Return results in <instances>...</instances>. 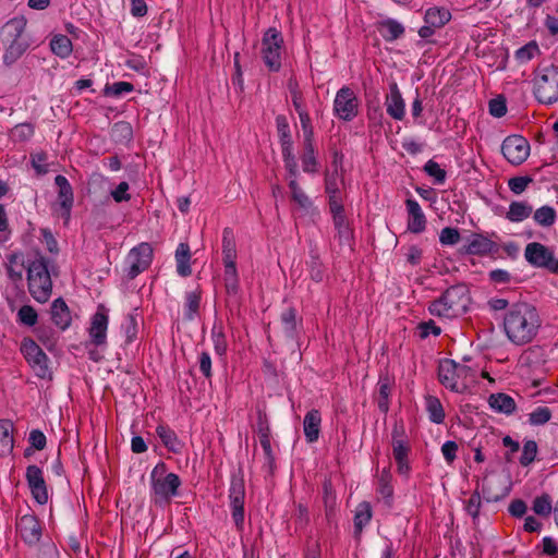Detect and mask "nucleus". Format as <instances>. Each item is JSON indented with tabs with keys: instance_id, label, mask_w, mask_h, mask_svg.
Here are the masks:
<instances>
[{
	"instance_id": "1",
	"label": "nucleus",
	"mask_w": 558,
	"mask_h": 558,
	"mask_svg": "<svg viewBox=\"0 0 558 558\" xmlns=\"http://www.w3.org/2000/svg\"><path fill=\"white\" fill-rule=\"evenodd\" d=\"M541 327L536 308L527 303L514 304L504 317V330L508 339L523 345L531 342Z\"/></svg>"
},
{
	"instance_id": "2",
	"label": "nucleus",
	"mask_w": 558,
	"mask_h": 558,
	"mask_svg": "<svg viewBox=\"0 0 558 558\" xmlns=\"http://www.w3.org/2000/svg\"><path fill=\"white\" fill-rule=\"evenodd\" d=\"M470 295L465 286L458 284L448 288L439 299L429 304L433 316L452 319L463 315L469 307Z\"/></svg>"
},
{
	"instance_id": "3",
	"label": "nucleus",
	"mask_w": 558,
	"mask_h": 558,
	"mask_svg": "<svg viewBox=\"0 0 558 558\" xmlns=\"http://www.w3.org/2000/svg\"><path fill=\"white\" fill-rule=\"evenodd\" d=\"M28 290L32 296L45 303L51 295L52 281L48 271L47 262L43 256H38L27 266Z\"/></svg>"
},
{
	"instance_id": "4",
	"label": "nucleus",
	"mask_w": 558,
	"mask_h": 558,
	"mask_svg": "<svg viewBox=\"0 0 558 558\" xmlns=\"http://www.w3.org/2000/svg\"><path fill=\"white\" fill-rule=\"evenodd\" d=\"M153 499L155 504H168L177 495L181 480L174 473H167L165 463H158L150 474Z\"/></svg>"
},
{
	"instance_id": "5",
	"label": "nucleus",
	"mask_w": 558,
	"mask_h": 558,
	"mask_svg": "<svg viewBox=\"0 0 558 558\" xmlns=\"http://www.w3.org/2000/svg\"><path fill=\"white\" fill-rule=\"evenodd\" d=\"M438 377L446 388L456 392H463L468 387V379L474 377V372L465 364L446 359L439 363Z\"/></svg>"
},
{
	"instance_id": "6",
	"label": "nucleus",
	"mask_w": 558,
	"mask_h": 558,
	"mask_svg": "<svg viewBox=\"0 0 558 558\" xmlns=\"http://www.w3.org/2000/svg\"><path fill=\"white\" fill-rule=\"evenodd\" d=\"M534 95L545 105L558 100V66L544 68L534 78Z\"/></svg>"
},
{
	"instance_id": "7",
	"label": "nucleus",
	"mask_w": 558,
	"mask_h": 558,
	"mask_svg": "<svg viewBox=\"0 0 558 558\" xmlns=\"http://www.w3.org/2000/svg\"><path fill=\"white\" fill-rule=\"evenodd\" d=\"M21 352L37 377L41 379L52 378L49 359L33 339H23L21 342Z\"/></svg>"
},
{
	"instance_id": "8",
	"label": "nucleus",
	"mask_w": 558,
	"mask_h": 558,
	"mask_svg": "<svg viewBox=\"0 0 558 558\" xmlns=\"http://www.w3.org/2000/svg\"><path fill=\"white\" fill-rule=\"evenodd\" d=\"M283 39L276 28H269L262 39V58L270 71H278L281 66V50Z\"/></svg>"
},
{
	"instance_id": "9",
	"label": "nucleus",
	"mask_w": 558,
	"mask_h": 558,
	"mask_svg": "<svg viewBox=\"0 0 558 558\" xmlns=\"http://www.w3.org/2000/svg\"><path fill=\"white\" fill-rule=\"evenodd\" d=\"M524 258L536 268H545L553 274H558V258L554 252L538 242H531L525 246Z\"/></svg>"
},
{
	"instance_id": "10",
	"label": "nucleus",
	"mask_w": 558,
	"mask_h": 558,
	"mask_svg": "<svg viewBox=\"0 0 558 558\" xmlns=\"http://www.w3.org/2000/svg\"><path fill=\"white\" fill-rule=\"evenodd\" d=\"M333 112L343 121L353 120L359 112V100L355 93L348 86L340 88L333 100Z\"/></svg>"
},
{
	"instance_id": "11",
	"label": "nucleus",
	"mask_w": 558,
	"mask_h": 558,
	"mask_svg": "<svg viewBox=\"0 0 558 558\" xmlns=\"http://www.w3.org/2000/svg\"><path fill=\"white\" fill-rule=\"evenodd\" d=\"M151 260L153 248L148 243H141L133 247L126 257L128 277L134 279L149 267Z\"/></svg>"
},
{
	"instance_id": "12",
	"label": "nucleus",
	"mask_w": 558,
	"mask_h": 558,
	"mask_svg": "<svg viewBox=\"0 0 558 558\" xmlns=\"http://www.w3.org/2000/svg\"><path fill=\"white\" fill-rule=\"evenodd\" d=\"M501 153L510 163L521 165L530 155V144L520 135H511L502 142Z\"/></svg>"
},
{
	"instance_id": "13",
	"label": "nucleus",
	"mask_w": 558,
	"mask_h": 558,
	"mask_svg": "<svg viewBox=\"0 0 558 558\" xmlns=\"http://www.w3.org/2000/svg\"><path fill=\"white\" fill-rule=\"evenodd\" d=\"M26 481L32 496L39 505L48 501V490L43 471L37 465H29L26 469Z\"/></svg>"
},
{
	"instance_id": "14",
	"label": "nucleus",
	"mask_w": 558,
	"mask_h": 558,
	"mask_svg": "<svg viewBox=\"0 0 558 558\" xmlns=\"http://www.w3.org/2000/svg\"><path fill=\"white\" fill-rule=\"evenodd\" d=\"M344 181L337 167L332 171H327L325 175V192L328 195L329 208L342 206V189Z\"/></svg>"
},
{
	"instance_id": "15",
	"label": "nucleus",
	"mask_w": 558,
	"mask_h": 558,
	"mask_svg": "<svg viewBox=\"0 0 558 558\" xmlns=\"http://www.w3.org/2000/svg\"><path fill=\"white\" fill-rule=\"evenodd\" d=\"M16 530L28 545L37 544L41 537V526L32 513L24 514L17 520Z\"/></svg>"
},
{
	"instance_id": "16",
	"label": "nucleus",
	"mask_w": 558,
	"mask_h": 558,
	"mask_svg": "<svg viewBox=\"0 0 558 558\" xmlns=\"http://www.w3.org/2000/svg\"><path fill=\"white\" fill-rule=\"evenodd\" d=\"M230 502L232 508V518L238 527L244 522V499L245 488L242 480H233L230 487Z\"/></svg>"
},
{
	"instance_id": "17",
	"label": "nucleus",
	"mask_w": 558,
	"mask_h": 558,
	"mask_svg": "<svg viewBox=\"0 0 558 558\" xmlns=\"http://www.w3.org/2000/svg\"><path fill=\"white\" fill-rule=\"evenodd\" d=\"M54 182L59 189L58 204L60 216L65 222H68L71 215V208L73 206V190L68 179L61 174L56 177Z\"/></svg>"
},
{
	"instance_id": "18",
	"label": "nucleus",
	"mask_w": 558,
	"mask_h": 558,
	"mask_svg": "<svg viewBox=\"0 0 558 558\" xmlns=\"http://www.w3.org/2000/svg\"><path fill=\"white\" fill-rule=\"evenodd\" d=\"M466 254L470 255H486L498 250L497 244L488 238L473 233L469 239L468 243L463 246Z\"/></svg>"
},
{
	"instance_id": "19",
	"label": "nucleus",
	"mask_w": 558,
	"mask_h": 558,
	"mask_svg": "<svg viewBox=\"0 0 558 558\" xmlns=\"http://www.w3.org/2000/svg\"><path fill=\"white\" fill-rule=\"evenodd\" d=\"M387 113L395 120H402L405 113V104L396 83L390 85V93L385 101Z\"/></svg>"
},
{
	"instance_id": "20",
	"label": "nucleus",
	"mask_w": 558,
	"mask_h": 558,
	"mask_svg": "<svg viewBox=\"0 0 558 558\" xmlns=\"http://www.w3.org/2000/svg\"><path fill=\"white\" fill-rule=\"evenodd\" d=\"M330 213L332 214V220L335 228L337 230V235L340 244L350 245V242L352 240V230L344 215L343 205L337 206V209L331 207Z\"/></svg>"
},
{
	"instance_id": "21",
	"label": "nucleus",
	"mask_w": 558,
	"mask_h": 558,
	"mask_svg": "<svg viewBox=\"0 0 558 558\" xmlns=\"http://www.w3.org/2000/svg\"><path fill=\"white\" fill-rule=\"evenodd\" d=\"M407 209L409 214L408 229L413 233H420L425 229L426 219L420 204L412 198L407 199Z\"/></svg>"
},
{
	"instance_id": "22",
	"label": "nucleus",
	"mask_w": 558,
	"mask_h": 558,
	"mask_svg": "<svg viewBox=\"0 0 558 558\" xmlns=\"http://www.w3.org/2000/svg\"><path fill=\"white\" fill-rule=\"evenodd\" d=\"M107 327L108 316L102 312H96L89 327V336L94 344L104 345L106 343Z\"/></svg>"
},
{
	"instance_id": "23",
	"label": "nucleus",
	"mask_w": 558,
	"mask_h": 558,
	"mask_svg": "<svg viewBox=\"0 0 558 558\" xmlns=\"http://www.w3.org/2000/svg\"><path fill=\"white\" fill-rule=\"evenodd\" d=\"M236 244L233 231L225 228L222 232V262L225 267L235 266Z\"/></svg>"
},
{
	"instance_id": "24",
	"label": "nucleus",
	"mask_w": 558,
	"mask_h": 558,
	"mask_svg": "<svg viewBox=\"0 0 558 558\" xmlns=\"http://www.w3.org/2000/svg\"><path fill=\"white\" fill-rule=\"evenodd\" d=\"M320 413L318 410H311L306 413L304 421H303V427H304V435L308 442H314L319 437L320 432Z\"/></svg>"
},
{
	"instance_id": "25",
	"label": "nucleus",
	"mask_w": 558,
	"mask_h": 558,
	"mask_svg": "<svg viewBox=\"0 0 558 558\" xmlns=\"http://www.w3.org/2000/svg\"><path fill=\"white\" fill-rule=\"evenodd\" d=\"M51 319L57 327L64 330L71 324V314L65 302L59 298L51 304Z\"/></svg>"
},
{
	"instance_id": "26",
	"label": "nucleus",
	"mask_w": 558,
	"mask_h": 558,
	"mask_svg": "<svg viewBox=\"0 0 558 558\" xmlns=\"http://www.w3.org/2000/svg\"><path fill=\"white\" fill-rule=\"evenodd\" d=\"M13 423L10 420H0V457L8 456L14 447Z\"/></svg>"
},
{
	"instance_id": "27",
	"label": "nucleus",
	"mask_w": 558,
	"mask_h": 558,
	"mask_svg": "<svg viewBox=\"0 0 558 558\" xmlns=\"http://www.w3.org/2000/svg\"><path fill=\"white\" fill-rule=\"evenodd\" d=\"M451 19V13L442 7H433L426 10L424 22L436 29L444 27Z\"/></svg>"
},
{
	"instance_id": "28",
	"label": "nucleus",
	"mask_w": 558,
	"mask_h": 558,
	"mask_svg": "<svg viewBox=\"0 0 558 558\" xmlns=\"http://www.w3.org/2000/svg\"><path fill=\"white\" fill-rule=\"evenodd\" d=\"M191 251L186 243H180L175 251L177 271L181 277H187L192 274Z\"/></svg>"
},
{
	"instance_id": "29",
	"label": "nucleus",
	"mask_w": 558,
	"mask_h": 558,
	"mask_svg": "<svg viewBox=\"0 0 558 558\" xmlns=\"http://www.w3.org/2000/svg\"><path fill=\"white\" fill-rule=\"evenodd\" d=\"M488 403L495 411L504 414H511L515 410L513 398L506 393H494L489 397Z\"/></svg>"
},
{
	"instance_id": "30",
	"label": "nucleus",
	"mask_w": 558,
	"mask_h": 558,
	"mask_svg": "<svg viewBox=\"0 0 558 558\" xmlns=\"http://www.w3.org/2000/svg\"><path fill=\"white\" fill-rule=\"evenodd\" d=\"M378 32L385 40L393 41L403 35L404 27L396 20L388 19L378 24Z\"/></svg>"
},
{
	"instance_id": "31",
	"label": "nucleus",
	"mask_w": 558,
	"mask_h": 558,
	"mask_svg": "<svg viewBox=\"0 0 558 558\" xmlns=\"http://www.w3.org/2000/svg\"><path fill=\"white\" fill-rule=\"evenodd\" d=\"M498 482L499 480L495 477H484L482 483V495L487 502L498 501L506 496L507 493L504 488L496 487Z\"/></svg>"
},
{
	"instance_id": "32",
	"label": "nucleus",
	"mask_w": 558,
	"mask_h": 558,
	"mask_svg": "<svg viewBox=\"0 0 558 558\" xmlns=\"http://www.w3.org/2000/svg\"><path fill=\"white\" fill-rule=\"evenodd\" d=\"M397 429L393 432V441H392V452L396 462L398 463V470L400 473H405L408 471V451L409 447L404 444L402 439H397Z\"/></svg>"
},
{
	"instance_id": "33",
	"label": "nucleus",
	"mask_w": 558,
	"mask_h": 558,
	"mask_svg": "<svg viewBox=\"0 0 558 558\" xmlns=\"http://www.w3.org/2000/svg\"><path fill=\"white\" fill-rule=\"evenodd\" d=\"M533 213V207L526 202H512L509 205L507 219L512 222H520L529 218Z\"/></svg>"
},
{
	"instance_id": "34",
	"label": "nucleus",
	"mask_w": 558,
	"mask_h": 558,
	"mask_svg": "<svg viewBox=\"0 0 558 558\" xmlns=\"http://www.w3.org/2000/svg\"><path fill=\"white\" fill-rule=\"evenodd\" d=\"M24 269V257L21 253H13L8 256L7 271L11 280L21 281Z\"/></svg>"
},
{
	"instance_id": "35",
	"label": "nucleus",
	"mask_w": 558,
	"mask_h": 558,
	"mask_svg": "<svg viewBox=\"0 0 558 558\" xmlns=\"http://www.w3.org/2000/svg\"><path fill=\"white\" fill-rule=\"evenodd\" d=\"M156 434L161 439L165 447H167L172 452H179L182 448L180 440L178 439L177 434L165 425H159L156 428Z\"/></svg>"
},
{
	"instance_id": "36",
	"label": "nucleus",
	"mask_w": 558,
	"mask_h": 558,
	"mask_svg": "<svg viewBox=\"0 0 558 558\" xmlns=\"http://www.w3.org/2000/svg\"><path fill=\"white\" fill-rule=\"evenodd\" d=\"M392 392V383L388 377H380L378 381L377 404L383 413L389 410V397Z\"/></svg>"
},
{
	"instance_id": "37",
	"label": "nucleus",
	"mask_w": 558,
	"mask_h": 558,
	"mask_svg": "<svg viewBox=\"0 0 558 558\" xmlns=\"http://www.w3.org/2000/svg\"><path fill=\"white\" fill-rule=\"evenodd\" d=\"M111 137L116 143L126 144L133 137V129L129 122L119 121L111 128Z\"/></svg>"
},
{
	"instance_id": "38",
	"label": "nucleus",
	"mask_w": 558,
	"mask_h": 558,
	"mask_svg": "<svg viewBox=\"0 0 558 558\" xmlns=\"http://www.w3.org/2000/svg\"><path fill=\"white\" fill-rule=\"evenodd\" d=\"M225 289L229 296H236L240 291L236 266L225 267L223 271Z\"/></svg>"
},
{
	"instance_id": "39",
	"label": "nucleus",
	"mask_w": 558,
	"mask_h": 558,
	"mask_svg": "<svg viewBox=\"0 0 558 558\" xmlns=\"http://www.w3.org/2000/svg\"><path fill=\"white\" fill-rule=\"evenodd\" d=\"M372 519V507L369 502L363 501L357 505L354 515V527L356 533H361L363 527Z\"/></svg>"
},
{
	"instance_id": "40",
	"label": "nucleus",
	"mask_w": 558,
	"mask_h": 558,
	"mask_svg": "<svg viewBox=\"0 0 558 558\" xmlns=\"http://www.w3.org/2000/svg\"><path fill=\"white\" fill-rule=\"evenodd\" d=\"M425 404L429 420L436 424L442 423L445 420V411L439 399L434 396H427L425 398Z\"/></svg>"
},
{
	"instance_id": "41",
	"label": "nucleus",
	"mask_w": 558,
	"mask_h": 558,
	"mask_svg": "<svg viewBox=\"0 0 558 558\" xmlns=\"http://www.w3.org/2000/svg\"><path fill=\"white\" fill-rule=\"evenodd\" d=\"M50 48L60 58H68L72 52V43L65 35H57L50 41Z\"/></svg>"
},
{
	"instance_id": "42",
	"label": "nucleus",
	"mask_w": 558,
	"mask_h": 558,
	"mask_svg": "<svg viewBox=\"0 0 558 558\" xmlns=\"http://www.w3.org/2000/svg\"><path fill=\"white\" fill-rule=\"evenodd\" d=\"M282 330L288 338H293L296 331V311L293 307L286 308L280 316Z\"/></svg>"
},
{
	"instance_id": "43",
	"label": "nucleus",
	"mask_w": 558,
	"mask_h": 558,
	"mask_svg": "<svg viewBox=\"0 0 558 558\" xmlns=\"http://www.w3.org/2000/svg\"><path fill=\"white\" fill-rule=\"evenodd\" d=\"M532 509L537 515L545 518L548 517L551 512L554 513L550 496L543 494L542 496L534 498Z\"/></svg>"
},
{
	"instance_id": "44",
	"label": "nucleus",
	"mask_w": 558,
	"mask_h": 558,
	"mask_svg": "<svg viewBox=\"0 0 558 558\" xmlns=\"http://www.w3.org/2000/svg\"><path fill=\"white\" fill-rule=\"evenodd\" d=\"M276 125L280 138L281 148H288L289 146H293L292 136L290 133V128L287 118L284 116H278L276 118Z\"/></svg>"
},
{
	"instance_id": "45",
	"label": "nucleus",
	"mask_w": 558,
	"mask_h": 558,
	"mask_svg": "<svg viewBox=\"0 0 558 558\" xmlns=\"http://www.w3.org/2000/svg\"><path fill=\"white\" fill-rule=\"evenodd\" d=\"M302 166L305 172H316L317 162L315 158L313 141H304Z\"/></svg>"
},
{
	"instance_id": "46",
	"label": "nucleus",
	"mask_w": 558,
	"mask_h": 558,
	"mask_svg": "<svg viewBox=\"0 0 558 558\" xmlns=\"http://www.w3.org/2000/svg\"><path fill=\"white\" fill-rule=\"evenodd\" d=\"M534 220L542 227H549L556 220V210L550 206H543L535 210Z\"/></svg>"
},
{
	"instance_id": "47",
	"label": "nucleus",
	"mask_w": 558,
	"mask_h": 558,
	"mask_svg": "<svg viewBox=\"0 0 558 558\" xmlns=\"http://www.w3.org/2000/svg\"><path fill=\"white\" fill-rule=\"evenodd\" d=\"M482 506V497L478 492V487L472 493L469 500L465 504V511L470 514L475 523L478 519L480 511Z\"/></svg>"
},
{
	"instance_id": "48",
	"label": "nucleus",
	"mask_w": 558,
	"mask_h": 558,
	"mask_svg": "<svg viewBox=\"0 0 558 558\" xmlns=\"http://www.w3.org/2000/svg\"><path fill=\"white\" fill-rule=\"evenodd\" d=\"M211 338L214 341L215 352L219 356H225L228 344L221 326H214Z\"/></svg>"
},
{
	"instance_id": "49",
	"label": "nucleus",
	"mask_w": 558,
	"mask_h": 558,
	"mask_svg": "<svg viewBox=\"0 0 558 558\" xmlns=\"http://www.w3.org/2000/svg\"><path fill=\"white\" fill-rule=\"evenodd\" d=\"M33 134L34 128L29 123L17 124L10 132L11 138L15 142H25L31 138Z\"/></svg>"
},
{
	"instance_id": "50",
	"label": "nucleus",
	"mask_w": 558,
	"mask_h": 558,
	"mask_svg": "<svg viewBox=\"0 0 558 558\" xmlns=\"http://www.w3.org/2000/svg\"><path fill=\"white\" fill-rule=\"evenodd\" d=\"M551 418V411L547 407H538L529 414V423L534 426L544 425Z\"/></svg>"
},
{
	"instance_id": "51",
	"label": "nucleus",
	"mask_w": 558,
	"mask_h": 558,
	"mask_svg": "<svg viewBox=\"0 0 558 558\" xmlns=\"http://www.w3.org/2000/svg\"><path fill=\"white\" fill-rule=\"evenodd\" d=\"M537 53H539V48L535 41H531L525 46L521 47L515 52V58L521 63H526L532 60Z\"/></svg>"
},
{
	"instance_id": "52",
	"label": "nucleus",
	"mask_w": 558,
	"mask_h": 558,
	"mask_svg": "<svg viewBox=\"0 0 558 558\" xmlns=\"http://www.w3.org/2000/svg\"><path fill=\"white\" fill-rule=\"evenodd\" d=\"M537 444L534 440H526L523 445L520 463L523 466L530 465L536 458Z\"/></svg>"
},
{
	"instance_id": "53",
	"label": "nucleus",
	"mask_w": 558,
	"mask_h": 558,
	"mask_svg": "<svg viewBox=\"0 0 558 558\" xmlns=\"http://www.w3.org/2000/svg\"><path fill=\"white\" fill-rule=\"evenodd\" d=\"M26 20L24 17H14L7 22L3 27V32L8 33L10 36L19 37L25 29Z\"/></svg>"
},
{
	"instance_id": "54",
	"label": "nucleus",
	"mask_w": 558,
	"mask_h": 558,
	"mask_svg": "<svg viewBox=\"0 0 558 558\" xmlns=\"http://www.w3.org/2000/svg\"><path fill=\"white\" fill-rule=\"evenodd\" d=\"M460 232L457 228L446 227L440 231L439 242L442 245H454L460 241Z\"/></svg>"
},
{
	"instance_id": "55",
	"label": "nucleus",
	"mask_w": 558,
	"mask_h": 558,
	"mask_svg": "<svg viewBox=\"0 0 558 558\" xmlns=\"http://www.w3.org/2000/svg\"><path fill=\"white\" fill-rule=\"evenodd\" d=\"M19 319L26 326H34L37 322V313L29 305H23L17 313Z\"/></svg>"
},
{
	"instance_id": "56",
	"label": "nucleus",
	"mask_w": 558,
	"mask_h": 558,
	"mask_svg": "<svg viewBox=\"0 0 558 558\" xmlns=\"http://www.w3.org/2000/svg\"><path fill=\"white\" fill-rule=\"evenodd\" d=\"M185 300H186L185 306L187 308L186 317L189 319H192L198 311L201 295L196 291H191V292L186 293Z\"/></svg>"
},
{
	"instance_id": "57",
	"label": "nucleus",
	"mask_w": 558,
	"mask_h": 558,
	"mask_svg": "<svg viewBox=\"0 0 558 558\" xmlns=\"http://www.w3.org/2000/svg\"><path fill=\"white\" fill-rule=\"evenodd\" d=\"M293 146L282 147V156L284 160V165L287 170L289 171L291 177H296L298 174V165L292 153Z\"/></svg>"
},
{
	"instance_id": "58",
	"label": "nucleus",
	"mask_w": 558,
	"mask_h": 558,
	"mask_svg": "<svg viewBox=\"0 0 558 558\" xmlns=\"http://www.w3.org/2000/svg\"><path fill=\"white\" fill-rule=\"evenodd\" d=\"M424 170L428 175L435 178L436 182L438 183H442L446 179V171L433 160L426 162Z\"/></svg>"
},
{
	"instance_id": "59",
	"label": "nucleus",
	"mask_w": 558,
	"mask_h": 558,
	"mask_svg": "<svg viewBox=\"0 0 558 558\" xmlns=\"http://www.w3.org/2000/svg\"><path fill=\"white\" fill-rule=\"evenodd\" d=\"M531 182L532 179L529 177H514L509 180L508 185L511 192L521 194Z\"/></svg>"
},
{
	"instance_id": "60",
	"label": "nucleus",
	"mask_w": 558,
	"mask_h": 558,
	"mask_svg": "<svg viewBox=\"0 0 558 558\" xmlns=\"http://www.w3.org/2000/svg\"><path fill=\"white\" fill-rule=\"evenodd\" d=\"M336 494L332 489V485L330 481H326L324 483V502L326 507L327 514L333 510L336 506Z\"/></svg>"
},
{
	"instance_id": "61",
	"label": "nucleus",
	"mask_w": 558,
	"mask_h": 558,
	"mask_svg": "<svg viewBox=\"0 0 558 558\" xmlns=\"http://www.w3.org/2000/svg\"><path fill=\"white\" fill-rule=\"evenodd\" d=\"M298 114L300 118V122H301V126H302V131H303V135H304V141H313L314 132H313V126H312L310 114L307 113L306 110L299 112Z\"/></svg>"
},
{
	"instance_id": "62",
	"label": "nucleus",
	"mask_w": 558,
	"mask_h": 558,
	"mask_svg": "<svg viewBox=\"0 0 558 558\" xmlns=\"http://www.w3.org/2000/svg\"><path fill=\"white\" fill-rule=\"evenodd\" d=\"M489 113L496 118H501L507 113L506 100L502 97L494 98L489 101Z\"/></svg>"
},
{
	"instance_id": "63",
	"label": "nucleus",
	"mask_w": 558,
	"mask_h": 558,
	"mask_svg": "<svg viewBox=\"0 0 558 558\" xmlns=\"http://www.w3.org/2000/svg\"><path fill=\"white\" fill-rule=\"evenodd\" d=\"M418 329H420V336L421 338H426L428 337L430 333L434 335V336H438L440 335L441 332V329L440 327H438L434 320H428V322H423L418 325Z\"/></svg>"
},
{
	"instance_id": "64",
	"label": "nucleus",
	"mask_w": 558,
	"mask_h": 558,
	"mask_svg": "<svg viewBox=\"0 0 558 558\" xmlns=\"http://www.w3.org/2000/svg\"><path fill=\"white\" fill-rule=\"evenodd\" d=\"M29 444L36 450H43L46 447V436L43 432L34 429L29 433Z\"/></svg>"
}]
</instances>
